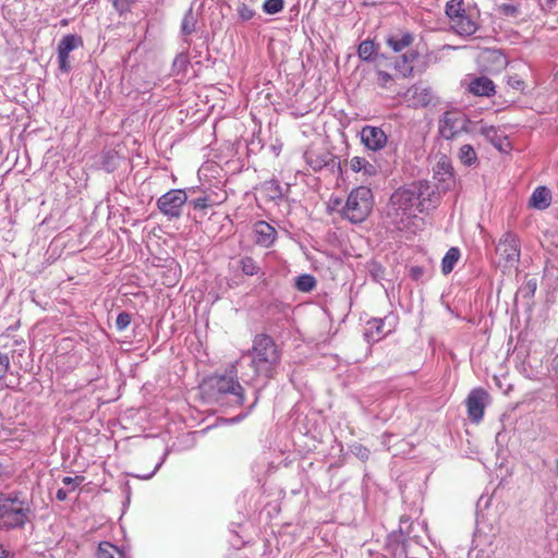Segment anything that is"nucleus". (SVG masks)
Returning a JSON list of instances; mask_svg holds the SVG:
<instances>
[{
    "mask_svg": "<svg viewBox=\"0 0 558 558\" xmlns=\"http://www.w3.org/2000/svg\"><path fill=\"white\" fill-rule=\"evenodd\" d=\"M551 204V193L546 186H538L532 193L530 206L535 209H546Z\"/></svg>",
    "mask_w": 558,
    "mask_h": 558,
    "instance_id": "4be33fe9",
    "label": "nucleus"
},
{
    "mask_svg": "<svg viewBox=\"0 0 558 558\" xmlns=\"http://www.w3.org/2000/svg\"><path fill=\"white\" fill-rule=\"evenodd\" d=\"M82 46L83 40L78 35L68 34L61 38L58 44V68L60 72L68 74L71 71L70 52Z\"/></svg>",
    "mask_w": 558,
    "mask_h": 558,
    "instance_id": "6e6552de",
    "label": "nucleus"
},
{
    "mask_svg": "<svg viewBox=\"0 0 558 558\" xmlns=\"http://www.w3.org/2000/svg\"><path fill=\"white\" fill-rule=\"evenodd\" d=\"M131 314H129L128 312H121L116 320L117 329L120 331L126 329L131 324Z\"/></svg>",
    "mask_w": 558,
    "mask_h": 558,
    "instance_id": "c9c22d12",
    "label": "nucleus"
},
{
    "mask_svg": "<svg viewBox=\"0 0 558 558\" xmlns=\"http://www.w3.org/2000/svg\"><path fill=\"white\" fill-rule=\"evenodd\" d=\"M377 80H378V84L380 86L386 87L387 84L392 80V76L388 72L378 71L377 72Z\"/></svg>",
    "mask_w": 558,
    "mask_h": 558,
    "instance_id": "a19ab883",
    "label": "nucleus"
},
{
    "mask_svg": "<svg viewBox=\"0 0 558 558\" xmlns=\"http://www.w3.org/2000/svg\"><path fill=\"white\" fill-rule=\"evenodd\" d=\"M251 359V365L260 378V386L264 387L272 376L274 368L280 359L272 338L267 335L256 336L253 340Z\"/></svg>",
    "mask_w": 558,
    "mask_h": 558,
    "instance_id": "7ed1b4c3",
    "label": "nucleus"
},
{
    "mask_svg": "<svg viewBox=\"0 0 558 558\" xmlns=\"http://www.w3.org/2000/svg\"><path fill=\"white\" fill-rule=\"evenodd\" d=\"M536 287H537V284H536L535 280H529L527 283H526L525 289H526L529 294L533 295L535 293V291H536Z\"/></svg>",
    "mask_w": 558,
    "mask_h": 558,
    "instance_id": "49530a36",
    "label": "nucleus"
},
{
    "mask_svg": "<svg viewBox=\"0 0 558 558\" xmlns=\"http://www.w3.org/2000/svg\"><path fill=\"white\" fill-rule=\"evenodd\" d=\"M263 189L270 199H278L283 196V190L280 183L276 180H270L264 183Z\"/></svg>",
    "mask_w": 558,
    "mask_h": 558,
    "instance_id": "c756f323",
    "label": "nucleus"
},
{
    "mask_svg": "<svg viewBox=\"0 0 558 558\" xmlns=\"http://www.w3.org/2000/svg\"><path fill=\"white\" fill-rule=\"evenodd\" d=\"M497 254L505 260L506 266H513L520 259V241L513 232H506L499 240Z\"/></svg>",
    "mask_w": 558,
    "mask_h": 558,
    "instance_id": "0eeeda50",
    "label": "nucleus"
},
{
    "mask_svg": "<svg viewBox=\"0 0 558 558\" xmlns=\"http://www.w3.org/2000/svg\"><path fill=\"white\" fill-rule=\"evenodd\" d=\"M68 497V492L63 488L57 490L56 498L60 501L65 500Z\"/></svg>",
    "mask_w": 558,
    "mask_h": 558,
    "instance_id": "09e8293b",
    "label": "nucleus"
},
{
    "mask_svg": "<svg viewBox=\"0 0 558 558\" xmlns=\"http://www.w3.org/2000/svg\"><path fill=\"white\" fill-rule=\"evenodd\" d=\"M446 14L450 23L464 15L463 0H449L446 4Z\"/></svg>",
    "mask_w": 558,
    "mask_h": 558,
    "instance_id": "bb28decb",
    "label": "nucleus"
},
{
    "mask_svg": "<svg viewBox=\"0 0 558 558\" xmlns=\"http://www.w3.org/2000/svg\"><path fill=\"white\" fill-rule=\"evenodd\" d=\"M373 208V193L366 186H359L351 191L342 209V215L353 223L363 222Z\"/></svg>",
    "mask_w": 558,
    "mask_h": 558,
    "instance_id": "20e7f679",
    "label": "nucleus"
},
{
    "mask_svg": "<svg viewBox=\"0 0 558 558\" xmlns=\"http://www.w3.org/2000/svg\"><path fill=\"white\" fill-rule=\"evenodd\" d=\"M414 41V36L408 31H397L386 37V45L395 52H401Z\"/></svg>",
    "mask_w": 558,
    "mask_h": 558,
    "instance_id": "f3484780",
    "label": "nucleus"
},
{
    "mask_svg": "<svg viewBox=\"0 0 558 558\" xmlns=\"http://www.w3.org/2000/svg\"><path fill=\"white\" fill-rule=\"evenodd\" d=\"M208 383L210 387L216 389L219 393H233L239 400H242V386L235 378L233 367L223 375L213 376Z\"/></svg>",
    "mask_w": 558,
    "mask_h": 558,
    "instance_id": "f8f14e48",
    "label": "nucleus"
},
{
    "mask_svg": "<svg viewBox=\"0 0 558 558\" xmlns=\"http://www.w3.org/2000/svg\"><path fill=\"white\" fill-rule=\"evenodd\" d=\"M243 418V413H240L231 418H221L222 422L225 423H228V424H233V423H239L241 422Z\"/></svg>",
    "mask_w": 558,
    "mask_h": 558,
    "instance_id": "de8ad7c7",
    "label": "nucleus"
},
{
    "mask_svg": "<svg viewBox=\"0 0 558 558\" xmlns=\"http://www.w3.org/2000/svg\"><path fill=\"white\" fill-rule=\"evenodd\" d=\"M450 26L456 34L463 37L472 36L478 28L477 23L466 14L451 22Z\"/></svg>",
    "mask_w": 558,
    "mask_h": 558,
    "instance_id": "6ab92c4d",
    "label": "nucleus"
},
{
    "mask_svg": "<svg viewBox=\"0 0 558 558\" xmlns=\"http://www.w3.org/2000/svg\"><path fill=\"white\" fill-rule=\"evenodd\" d=\"M429 185L425 182L413 183L409 187L398 189L390 197L388 217L399 230L408 229L417 213L424 210L423 197L428 193Z\"/></svg>",
    "mask_w": 558,
    "mask_h": 558,
    "instance_id": "f257e3e1",
    "label": "nucleus"
},
{
    "mask_svg": "<svg viewBox=\"0 0 558 558\" xmlns=\"http://www.w3.org/2000/svg\"><path fill=\"white\" fill-rule=\"evenodd\" d=\"M283 0H265L263 10L267 14H277L283 10Z\"/></svg>",
    "mask_w": 558,
    "mask_h": 558,
    "instance_id": "473e14b6",
    "label": "nucleus"
},
{
    "mask_svg": "<svg viewBox=\"0 0 558 558\" xmlns=\"http://www.w3.org/2000/svg\"><path fill=\"white\" fill-rule=\"evenodd\" d=\"M488 399L489 395L485 389L475 388L471 390L465 401L468 416L471 422L478 424L482 421Z\"/></svg>",
    "mask_w": 558,
    "mask_h": 558,
    "instance_id": "1a4fd4ad",
    "label": "nucleus"
},
{
    "mask_svg": "<svg viewBox=\"0 0 558 558\" xmlns=\"http://www.w3.org/2000/svg\"><path fill=\"white\" fill-rule=\"evenodd\" d=\"M418 58L415 50L404 52L395 63V69L403 76L409 77L413 74L414 63Z\"/></svg>",
    "mask_w": 558,
    "mask_h": 558,
    "instance_id": "aec40b11",
    "label": "nucleus"
},
{
    "mask_svg": "<svg viewBox=\"0 0 558 558\" xmlns=\"http://www.w3.org/2000/svg\"><path fill=\"white\" fill-rule=\"evenodd\" d=\"M478 132L486 137L495 147L501 148L502 138L498 129L494 125L481 124Z\"/></svg>",
    "mask_w": 558,
    "mask_h": 558,
    "instance_id": "393cba45",
    "label": "nucleus"
},
{
    "mask_svg": "<svg viewBox=\"0 0 558 558\" xmlns=\"http://www.w3.org/2000/svg\"><path fill=\"white\" fill-rule=\"evenodd\" d=\"M97 558H125L124 553L109 542H101L98 545Z\"/></svg>",
    "mask_w": 558,
    "mask_h": 558,
    "instance_id": "5701e85b",
    "label": "nucleus"
},
{
    "mask_svg": "<svg viewBox=\"0 0 558 558\" xmlns=\"http://www.w3.org/2000/svg\"><path fill=\"white\" fill-rule=\"evenodd\" d=\"M304 159L314 171H319L328 166L333 167L336 163V157L325 148L310 147L304 153Z\"/></svg>",
    "mask_w": 558,
    "mask_h": 558,
    "instance_id": "4468645a",
    "label": "nucleus"
},
{
    "mask_svg": "<svg viewBox=\"0 0 558 558\" xmlns=\"http://www.w3.org/2000/svg\"><path fill=\"white\" fill-rule=\"evenodd\" d=\"M196 23H197V19H196V15L194 14L193 10L192 9L187 10L182 20L181 33L185 36L191 35L196 29Z\"/></svg>",
    "mask_w": 558,
    "mask_h": 558,
    "instance_id": "cd10ccee",
    "label": "nucleus"
},
{
    "mask_svg": "<svg viewBox=\"0 0 558 558\" xmlns=\"http://www.w3.org/2000/svg\"><path fill=\"white\" fill-rule=\"evenodd\" d=\"M353 452L356 457H359L362 460H366L369 457V450L362 445L354 446Z\"/></svg>",
    "mask_w": 558,
    "mask_h": 558,
    "instance_id": "ea45409f",
    "label": "nucleus"
},
{
    "mask_svg": "<svg viewBox=\"0 0 558 558\" xmlns=\"http://www.w3.org/2000/svg\"><path fill=\"white\" fill-rule=\"evenodd\" d=\"M388 550L391 551L392 558H407V549L403 543L389 544Z\"/></svg>",
    "mask_w": 558,
    "mask_h": 558,
    "instance_id": "f704fd0d",
    "label": "nucleus"
},
{
    "mask_svg": "<svg viewBox=\"0 0 558 558\" xmlns=\"http://www.w3.org/2000/svg\"><path fill=\"white\" fill-rule=\"evenodd\" d=\"M83 481H84L83 476H75V477L65 476L62 478V483L66 486H72V489H74L76 486H78Z\"/></svg>",
    "mask_w": 558,
    "mask_h": 558,
    "instance_id": "58836bf2",
    "label": "nucleus"
},
{
    "mask_svg": "<svg viewBox=\"0 0 558 558\" xmlns=\"http://www.w3.org/2000/svg\"><path fill=\"white\" fill-rule=\"evenodd\" d=\"M10 368V359L8 354L0 353V380L3 379Z\"/></svg>",
    "mask_w": 558,
    "mask_h": 558,
    "instance_id": "e433bc0d",
    "label": "nucleus"
},
{
    "mask_svg": "<svg viewBox=\"0 0 558 558\" xmlns=\"http://www.w3.org/2000/svg\"><path fill=\"white\" fill-rule=\"evenodd\" d=\"M258 267L252 262V259L246 258V276H253L258 274Z\"/></svg>",
    "mask_w": 558,
    "mask_h": 558,
    "instance_id": "37998d69",
    "label": "nucleus"
},
{
    "mask_svg": "<svg viewBox=\"0 0 558 558\" xmlns=\"http://www.w3.org/2000/svg\"><path fill=\"white\" fill-rule=\"evenodd\" d=\"M470 120L468 116L459 109L445 111L438 119V133L445 140H454L461 133L470 132Z\"/></svg>",
    "mask_w": 558,
    "mask_h": 558,
    "instance_id": "39448f33",
    "label": "nucleus"
},
{
    "mask_svg": "<svg viewBox=\"0 0 558 558\" xmlns=\"http://www.w3.org/2000/svg\"><path fill=\"white\" fill-rule=\"evenodd\" d=\"M508 84H509L512 88H514V89H519V90L523 89V88H524V86H525L524 82H523V81H522L518 75L510 76V77L508 78Z\"/></svg>",
    "mask_w": 558,
    "mask_h": 558,
    "instance_id": "79ce46f5",
    "label": "nucleus"
},
{
    "mask_svg": "<svg viewBox=\"0 0 558 558\" xmlns=\"http://www.w3.org/2000/svg\"><path fill=\"white\" fill-rule=\"evenodd\" d=\"M555 81L558 82V71L555 73Z\"/></svg>",
    "mask_w": 558,
    "mask_h": 558,
    "instance_id": "6e6d98bb",
    "label": "nucleus"
},
{
    "mask_svg": "<svg viewBox=\"0 0 558 558\" xmlns=\"http://www.w3.org/2000/svg\"><path fill=\"white\" fill-rule=\"evenodd\" d=\"M191 204L193 205L194 209H205V208L211 206V202L208 196H202V197L195 198L191 202Z\"/></svg>",
    "mask_w": 558,
    "mask_h": 558,
    "instance_id": "4c0bfd02",
    "label": "nucleus"
},
{
    "mask_svg": "<svg viewBox=\"0 0 558 558\" xmlns=\"http://www.w3.org/2000/svg\"><path fill=\"white\" fill-rule=\"evenodd\" d=\"M238 265L244 270V259L240 258L236 260Z\"/></svg>",
    "mask_w": 558,
    "mask_h": 558,
    "instance_id": "864d4df0",
    "label": "nucleus"
},
{
    "mask_svg": "<svg viewBox=\"0 0 558 558\" xmlns=\"http://www.w3.org/2000/svg\"><path fill=\"white\" fill-rule=\"evenodd\" d=\"M460 258L458 247H450L441 260V271L444 275L450 274Z\"/></svg>",
    "mask_w": 558,
    "mask_h": 558,
    "instance_id": "b1692460",
    "label": "nucleus"
},
{
    "mask_svg": "<svg viewBox=\"0 0 558 558\" xmlns=\"http://www.w3.org/2000/svg\"><path fill=\"white\" fill-rule=\"evenodd\" d=\"M404 99L414 108H424L432 102L433 94L428 87L413 85L404 94Z\"/></svg>",
    "mask_w": 558,
    "mask_h": 558,
    "instance_id": "2eb2a0df",
    "label": "nucleus"
},
{
    "mask_svg": "<svg viewBox=\"0 0 558 558\" xmlns=\"http://www.w3.org/2000/svg\"><path fill=\"white\" fill-rule=\"evenodd\" d=\"M434 179L437 181L438 189L442 191L450 190L456 182L451 161L447 156H441L436 162L434 169Z\"/></svg>",
    "mask_w": 558,
    "mask_h": 558,
    "instance_id": "ddd939ff",
    "label": "nucleus"
},
{
    "mask_svg": "<svg viewBox=\"0 0 558 558\" xmlns=\"http://www.w3.org/2000/svg\"><path fill=\"white\" fill-rule=\"evenodd\" d=\"M502 11L506 14H514L517 12V9H515V7H513L511 4H504Z\"/></svg>",
    "mask_w": 558,
    "mask_h": 558,
    "instance_id": "8fccbe9b",
    "label": "nucleus"
},
{
    "mask_svg": "<svg viewBox=\"0 0 558 558\" xmlns=\"http://www.w3.org/2000/svg\"><path fill=\"white\" fill-rule=\"evenodd\" d=\"M253 15H254V13H253L252 11H248V10L246 9V15H245L246 21H247V20H250V19H252V17H253Z\"/></svg>",
    "mask_w": 558,
    "mask_h": 558,
    "instance_id": "603ef678",
    "label": "nucleus"
},
{
    "mask_svg": "<svg viewBox=\"0 0 558 558\" xmlns=\"http://www.w3.org/2000/svg\"><path fill=\"white\" fill-rule=\"evenodd\" d=\"M350 168L352 171H354L356 173H361L365 180L377 174L376 166L371 163L364 157L355 156V157L351 158Z\"/></svg>",
    "mask_w": 558,
    "mask_h": 558,
    "instance_id": "412c9836",
    "label": "nucleus"
},
{
    "mask_svg": "<svg viewBox=\"0 0 558 558\" xmlns=\"http://www.w3.org/2000/svg\"><path fill=\"white\" fill-rule=\"evenodd\" d=\"M557 0H537L542 10L547 11L550 10Z\"/></svg>",
    "mask_w": 558,
    "mask_h": 558,
    "instance_id": "c03bdc74",
    "label": "nucleus"
},
{
    "mask_svg": "<svg viewBox=\"0 0 558 558\" xmlns=\"http://www.w3.org/2000/svg\"><path fill=\"white\" fill-rule=\"evenodd\" d=\"M295 287L299 291L310 292L316 287V279L312 275H301L296 278Z\"/></svg>",
    "mask_w": 558,
    "mask_h": 558,
    "instance_id": "7c9ffc66",
    "label": "nucleus"
},
{
    "mask_svg": "<svg viewBox=\"0 0 558 558\" xmlns=\"http://www.w3.org/2000/svg\"><path fill=\"white\" fill-rule=\"evenodd\" d=\"M468 90L475 96L490 97L495 94V84L486 76L473 77L468 85Z\"/></svg>",
    "mask_w": 558,
    "mask_h": 558,
    "instance_id": "a211bd4d",
    "label": "nucleus"
},
{
    "mask_svg": "<svg viewBox=\"0 0 558 558\" xmlns=\"http://www.w3.org/2000/svg\"><path fill=\"white\" fill-rule=\"evenodd\" d=\"M0 558H14V553L5 548L2 544H0Z\"/></svg>",
    "mask_w": 558,
    "mask_h": 558,
    "instance_id": "a18cd8bd",
    "label": "nucleus"
},
{
    "mask_svg": "<svg viewBox=\"0 0 558 558\" xmlns=\"http://www.w3.org/2000/svg\"><path fill=\"white\" fill-rule=\"evenodd\" d=\"M556 474L558 476V459L556 460Z\"/></svg>",
    "mask_w": 558,
    "mask_h": 558,
    "instance_id": "5fc2aeb1",
    "label": "nucleus"
},
{
    "mask_svg": "<svg viewBox=\"0 0 558 558\" xmlns=\"http://www.w3.org/2000/svg\"><path fill=\"white\" fill-rule=\"evenodd\" d=\"M34 517L33 501L23 492L0 493V530L24 529Z\"/></svg>",
    "mask_w": 558,
    "mask_h": 558,
    "instance_id": "f03ea898",
    "label": "nucleus"
},
{
    "mask_svg": "<svg viewBox=\"0 0 558 558\" xmlns=\"http://www.w3.org/2000/svg\"><path fill=\"white\" fill-rule=\"evenodd\" d=\"M361 143L371 151H379L384 149L388 143L386 132L374 125H364L360 131Z\"/></svg>",
    "mask_w": 558,
    "mask_h": 558,
    "instance_id": "9b49d317",
    "label": "nucleus"
},
{
    "mask_svg": "<svg viewBox=\"0 0 558 558\" xmlns=\"http://www.w3.org/2000/svg\"><path fill=\"white\" fill-rule=\"evenodd\" d=\"M377 47L372 40H364L360 44L357 54L362 60L371 61L376 54Z\"/></svg>",
    "mask_w": 558,
    "mask_h": 558,
    "instance_id": "c85d7f7f",
    "label": "nucleus"
},
{
    "mask_svg": "<svg viewBox=\"0 0 558 558\" xmlns=\"http://www.w3.org/2000/svg\"><path fill=\"white\" fill-rule=\"evenodd\" d=\"M186 201L187 195L183 190H170L157 199V207L169 219H178Z\"/></svg>",
    "mask_w": 558,
    "mask_h": 558,
    "instance_id": "423d86ee",
    "label": "nucleus"
},
{
    "mask_svg": "<svg viewBox=\"0 0 558 558\" xmlns=\"http://www.w3.org/2000/svg\"><path fill=\"white\" fill-rule=\"evenodd\" d=\"M238 13L241 17H244V4L238 8Z\"/></svg>",
    "mask_w": 558,
    "mask_h": 558,
    "instance_id": "3c124183",
    "label": "nucleus"
},
{
    "mask_svg": "<svg viewBox=\"0 0 558 558\" xmlns=\"http://www.w3.org/2000/svg\"><path fill=\"white\" fill-rule=\"evenodd\" d=\"M397 318L392 315H388L384 318H373L366 324L365 338L368 342H377L387 335H389L395 326Z\"/></svg>",
    "mask_w": 558,
    "mask_h": 558,
    "instance_id": "9d476101",
    "label": "nucleus"
},
{
    "mask_svg": "<svg viewBox=\"0 0 558 558\" xmlns=\"http://www.w3.org/2000/svg\"><path fill=\"white\" fill-rule=\"evenodd\" d=\"M253 232L256 243L264 247L271 246L277 236L276 229L266 221H257Z\"/></svg>",
    "mask_w": 558,
    "mask_h": 558,
    "instance_id": "dca6fc26",
    "label": "nucleus"
},
{
    "mask_svg": "<svg viewBox=\"0 0 558 558\" xmlns=\"http://www.w3.org/2000/svg\"><path fill=\"white\" fill-rule=\"evenodd\" d=\"M189 64H190V60H189L187 53L181 52L173 60L172 71L175 74L183 73L187 69Z\"/></svg>",
    "mask_w": 558,
    "mask_h": 558,
    "instance_id": "2f4dec72",
    "label": "nucleus"
},
{
    "mask_svg": "<svg viewBox=\"0 0 558 558\" xmlns=\"http://www.w3.org/2000/svg\"><path fill=\"white\" fill-rule=\"evenodd\" d=\"M458 157L460 161L465 166H473L477 163V155L470 144H464L460 147Z\"/></svg>",
    "mask_w": 558,
    "mask_h": 558,
    "instance_id": "a878e982",
    "label": "nucleus"
},
{
    "mask_svg": "<svg viewBox=\"0 0 558 558\" xmlns=\"http://www.w3.org/2000/svg\"><path fill=\"white\" fill-rule=\"evenodd\" d=\"M135 0H113V8L119 12L120 15H123L131 11L132 5Z\"/></svg>",
    "mask_w": 558,
    "mask_h": 558,
    "instance_id": "72a5a7b5",
    "label": "nucleus"
}]
</instances>
